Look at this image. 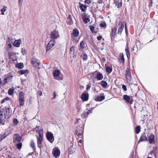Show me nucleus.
<instances>
[{
    "mask_svg": "<svg viewBox=\"0 0 158 158\" xmlns=\"http://www.w3.org/2000/svg\"><path fill=\"white\" fill-rule=\"evenodd\" d=\"M11 113L12 110L10 108L8 107H6L0 110V116H2V117L3 114L5 118H6L11 116Z\"/></svg>",
    "mask_w": 158,
    "mask_h": 158,
    "instance_id": "f257e3e1",
    "label": "nucleus"
},
{
    "mask_svg": "<svg viewBox=\"0 0 158 158\" xmlns=\"http://www.w3.org/2000/svg\"><path fill=\"white\" fill-rule=\"evenodd\" d=\"M39 137H37V147L40 149H41V147L42 143V141L43 140V135L40 131L39 132Z\"/></svg>",
    "mask_w": 158,
    "mask_h": 158,
    "instance_id": "f03ea898",
    "label": "nucleus"
},
{
    "mask_svg": "<svg viewBox=\"0 0 158 158\" xmlns=\"http://www.w3.org/2000/svg\"><path fill=\"white\" fill-rule=\"evenodd\" d=\"M46 137L47 140L52 143L54 141L53 134L51 132L48 131L46 134Z\"/></svg>",
    "mask_w": 158,
    "mask_h": 158,
    "instance_id": "7ed1b4c3",
    "label": "nucleus"
},
{
    "mask_svg": "<svg viewBox=\"0 0 158 158\" xmlns=\"http://www.w3.org/2000/svg\"><path fill=\"white\" fill-rule=\"evenodd\" d=\"M22 139V137L19 134H15L14 135L13 142L14 143H17L20 142Z\"/></svg>",
    "mask_w": 158,
    "mask_h": 158,
    "instance_id": "20e7f679",
    "label": "nucleus"
},
{
    "mask_svg": "<svg viewBox=\"0 0 158 158\" xmlns=\"http://www.w3.org/2000/svg\"><path fill=\"white\" fill-rule=\"evenodd\" d=\"M59 37V35L58 31L54 30L51 32L50 37L52 39V40L57 39Z\"/></svg>",
    "mask_w": 158,
    "mask_h": 158,
    "instance_id": "39448f33",
    "label": "nucleus"
},
{
    "mask_svg": "<svg viewBox=\"0 0 158 158\" xmlns=\"http://www.w3.org/2000/svg\"><path fill=\"white\" fill-rule=\"evenodd\" d=\"M55 44L54 40H52L48 44L46 47L47 51L50 50L54 46Z\"/></svg>",
    "mask_w": 158,
    "mask_h": 158,
    "instance_id": "423d86ee",
    "label": "nucleus"
},
{
    "mask_svg": "<svg viewBox=\"0 0 158 158\" xmlns=\"http://www.w3.org/2000/svg\"><path fill=\"white\" fill-rule=\"evenodd\" d=\"M105 98L103 94H101L97 96H96L95 98V100L96 101H102Z\"/></svg>",
    "mask_w": 158,
    "mask_h": 158,
    "instance_id": "0eeeda50",
    "label": "nucleus"
},
{
    "mask_svg": "<svg viewBox=\"0 0 158 158\" xmlns=\"http://www.w3.org/2000/svg\"><path fill=\"white\" fill-rule=\"evenodd\" d=\"M81 98L83 101H87L88 99V94L87 92L85 90L82 94Z\"/></svg>",
    "mask_w": 158,
    "mask_h": 158,
    "instance_id": "6e6552de",
    "label": "nucleus"
},
{
    "mask_svg": "<svg viewBox=\"0 0 158 158\" xmlns=\"http://www.w3.org/2000/svg\"><path fill=\"white\" fill-rule=\"evenodd\" d=\"M118 26L119 28L118 33V34L121 35L124 28V22L122 21L120 22Z\"/></svg>",
    "mask_w": 158,
    "mask_h": 158,
    "instance_id": "1a4fd4ad",
    "label": "nucleus"
},
{
    "mask_svg": "<svg viewBox=\"0 0 158 158\" xmlns=\"http://www.w3.org/2000/svg\"><path fill=\"white\" fill-rule=\"evenodd\" d=\"M80 128V127H78L77 129H76V134L78 136L82 135L83 131V128H81L80 129H79V128Z\"/></svg>",
    "mask_w": 158,
    "mask_h": 158,
    "instance_id": "9d476101",
    "label": "nucleus"
},
{
    "mask_svg": "<svg viewBox=\"0 0 158 158\" xmlns=\"http://www.w3.org/2000/svg\"><path fill=\"white\" fill-rule=\"evenodd\" d=\"M31 63L34 66L38 67L39 65L40 61L38 59L34 58L32 60Z\"/></svg>",
    "mask_w": 158,
    "mask_h": 158,
    "instance_id": "9b49d317",
    "label": "nucleus"
},
{
    "mask_svg": "<svg viewBox=\"0 0 158 158\" xmlns=\"http://www.w3.org/2000/svg\"><path fill=\"white\" fill-rule=\"evenodd\" d=\"M147 140V138L145 132H144L140 136L139 140L138 142V143L142 141H146Z\"/></svg>",
    "mask_w": 158,
    "mask_h": 158,
    "instance_id": "f8f14e48",
    "label": "nucleus"
},
{
    "mask_svg": "<svg viewBox=\"0 0 158 158\" xmlns=\"http://www.w3.org/2000/svg\"><path fill=\"white\" fill-rule=\"evenodd\" d=\"M123 99L127 102L129 103L130 104H132L133 101L131 100V98L129 96L127 95H124L123 96Z\"/></svg>",
    "mask_w": 158,
    "mask_h": 158,
    "instance_id": "ddd939ff",
    "label": "nucleus"
},
{
    "mask_svg": "<svg viewBox=\"0 0 158 158\" xmlns=\"http://www.w3.org/2000/svg\"><path fill=\"white\" fill-rule=\"evenodd\" d=\"M66 23L69 25H72L73 24V21L72 19V17L70 15H69L67 17Z\"/></svg>",
    "mask_w": 158,
    "mask_h": 158,
    "instance_id": "4468645a",
    "label": "nucleus"
},
{
    "mask_svg": "<svg viewBox=\"0 0 158 158\" xmlns=\"http://www.w3.org/2000/svg\"><path fill=\"white\" fill-rule=\"evenodd\" d=\"M125 76L127 80H130L131 79V73L129 69H127L126 70Z\"/></svg>",
    "mask_w": 158,
    "mask_h": 158,
    "instance_id": "2eb2a0df",
    "label": "nucleus"
},
{
    "mask_svg": "<svg viewBox=\"0 0 158 158\" xmlns=\"http://www.w3.org/2000/svg\"><path fill=\"white\" fill-rule=\"evenodd\" d=\"M12 76L10 75V74H8L5 76V77L4 78V81L5 82V83H7V82L11 79L12 77Z\"/></svg>",
    "mask_w": 158,
    "mask_h": 158,
    "instance_id": "dca6fc26",
    "label": "nucleus"
},
{
    "mask_svg": "<svg viewBox=\"0 0 158 158\" xmlns=\"http://www.w3.org/2000/svg\"><path fill=\"white\" fill-rule=\"evenodd\" d=\"M125 50L127 58L128 59H129L130 58V51L129 50V48L128 47L127 43V45L125 48Z\"/></svg>",
    "mask_w": 158,
    "mask_h": 158,
    "instance_id": "f3484780",
    "label": "nucleus"
},
{
    "mask_svg": "<svg viewBox=\"0 0 158 158\" xmlns=\"http://www.w3.org/2000/svg\"><path fill=\"white\" fill-rule=\"evenodd\" d=\"M154 135H151L149 138V143H155V141L154 140Z\"/></svg>",
    "mask_w": 158,
    "mask_h": 158,
    "instance_id": "a211bd4d",
    "label": "nucleus"
},
{
    "mask_svg": "<svg viewBox=\"0 0 158 158\" xmlns=\"http://www.w3.org/2000/svg\"><path fill=\"white\" fill-rule=\"evenodd\" d=\"M69 150L70 154L73 153L76 150L75 148L74 147L73 145H72L69 148Z\"/></svg>",
    "mask_w": 158,
    "mask_h": 158,
    "instance_id": "6ab92c4d",
    "label": "nucleus"
},
{
    "mask_svg": "<svg viewBox=\"0 0 158 158\" xmlns=\"http://www.w3.org/2000/svg\"><path fill=\"white\" fill-rule=\"evenodd\" d=\"M60 71L58 70H55L53 73V75L55 78V77H57L60 74Z\"/></svg>",
    "mask_w": 158,
    "mask_h": 158,
    "instance_id": "aec40b11",
    "label": "nucleus"
},
{
    "mask_svg": "<svg viewBox=\"0 0 158 158\" xmlns=\"http://www.w3.org/2000/svg\"><path fill=\"white\" fill-rule=\"evenodd\" d=\"M80 8L82 11L85 12L86 10L87 6L83 5L82 4L79 3Z\"/></svg>",
    "mask_w": 158,
    "mask_h": 158,
    "instance_id": "412c9836",
    "label": "nucleus"
},
{
    "mask_svg": "<svg viewBox=\"0 0 158 158\" xmlns=\"http://www.w3.org/2000/svg\"><path fill=\"white\" fill-rule=\"evenodd\" d=\"M72 33L75 37L78 36L79 34L78 30L77 28H75L73 31Z\"/></svg>",
    "mask_w": 158,
    "mask_h": 158,
    "instance_id": "4be33fe9",
    "label": "nucleus"
},
{
    "mask_svg": "<svg viewBox=\"0 0 158 158\" xmlns=\"http://www.w3.org/2000/svg\"><path fill=\"white\" fill-rule=\"evenodd\" d=\"M119 57L120 58L119 59V60H121L120 61L121 62H122L123 64L124 63V58L123 55V54L122 53H120L119 55Z\"/></svg>",
    "mask_w": 158,
    "mask_h": 158,
    "instance_id": "5701e85b",
    "label": "nucleus"
},
{
    "mask_svg": "<svg viewBox=\"0 0 158 158\" xmlns=\"http://www.w3.org/2000/svg\"><path fill=\"white\" fill-rule=\"evenodd\" d=\"M30 146L34 151L35 150V143L33 140H31L30 143Z\"/></svg>",
    "mask_w": 158,
    "mask_h": 158,
    "instance_id": "b1692460",
    "label": "nucleus"
},
{
    "mask_svg": "<svg viewBox=\"0 0 158 158\" xmlns=\"http://www.w3.org/2000/svg\"><path fill=\"white\" fill-rule=\"evenodd\" d=\"M84 61L86 60L88 58V56L86 53L82 52L80 56Z\"/></svg>",
    "mask_w": 158,
    "mask_h": 158,
    "instance_id": "393cba45",
    "label": "nucleus"
},
{
    "mask_svg": "<svg viewBox=\"0 0 158 158\" xmlns=\"http://www.w3.org/2000/svg\"><path fill=\"white\" fill-rule=\"evenodd\" d=\"M103 77L102 74L99 72H98V73L96 76V78L98 80H101L103 78Z\"/></svg>",
    "mask_w": 158,
    "mask_h": 158,
    "instance_id": "a878e982",
    "label": "nucleus"
},
{
    "mask_svg": "<svg viewBox=\"0 0 158 158\" xmlns=\"http://www.w3.org/2000/svg\"><path fill=\"white\" fill-rule=\"evenodd\" d=\"M21 41V40H16L14 44V45L17 47H19L20 44V42Z\"/></svg>",
    "mask_w": 158,
    "mask_h": 158,
    "instance_id": "bb28decb",
    "label": "nucleus"
},
{
    "mask_svg": "<svg viewBox=\"0 0 158 158\" xmlns=\"http://www.w3.org/2000/svg\"><path fill=\"white\" fill-rule=\"evenodd\" d=\"M19 100L22 99H24V94L22 91L20 92L19 94Z\"/></svg>",
    "mask_w": 158,
    "mask_h": 158,
    "instance_id": "cd10ccee",
    "label": "nucleus"
},
{
    "mask_svg": "<svg viewBox=\"0 0 158 158\" xmlns=\"http://www.w3.org/2000/svg\"><path fill=\"white\" fill-rule=\"evenodd\" d=\"M117 28L116 27H114L111 29V35L112 36L114 37L116 35V31Z\"/></svg>",
    "mask_w": 158,
    "mask_h": 158,
    "instance_id": "c85d7f7f",
    "label": "nucleus"
},
{
    "mask_svg": "<svg viewBox=\"0 0 158 158\" xmlns=\"http://www.w3.org/2000/svg\"><path fill=\"white\" fill-rule=\"evenodd\" d=\"M60 154V151L59 150H56L54 152V156L56 157L59 156Z\"/></svg>",
    "mask_w": 158,
    "mask_h": 158,
    "instance_id": "c756f323",
    "label": "nucleus"
},
{
    "mask_svg": "<svg viewBox=\"0 0 158 158\" xmlns=\"http://www.w3.org/2000/svg\"><path fill=\"white\" fill-rule=\"evenodd\" d=\"M23 64L22 63H18L16 65V67L19 69H23Z\"/></svg>",
    "mask_w": 158,
    "mask_h": 158,
    "instance_id": "7c9ffc66",
    "label": "nucleus"
},
{
    "mask_svg": "<svg viewBox=\"0 0 158 158\" xmlns=\"http://www.w3.org/2000/svg\"><path fill=\"white\" fill-rule=\"evenodd\" d=\"M89 112L87 111H84L83 114H81V117L82 118H85L87 116Z\"/></svg>",
    "mask_w": 158,
    "mask_h": 158,
    "instance_id": "2f4dec72",
    "label": "nucleus"
},
{
    "mask_svg": "<svg viewBox=\"0 0 158 158\" xmlns=\"http://www.w3.org/2000/svg\"><path fill=\"white\" fill-rule=\"evenodd\" d=\"M101 85L103 87H105L107 85V83L104 81H102L101 82Z\"/></svg>",
    "mask_w": 158,
    "mask_h": 158,
    "instance_id": "473e14b6",
    "label": "nucleus"
},
{
    "mask_svg": "<svg viewBox=\"0 0 158 158\" xmlns=\"http://www.w3.org/2000/svg\"><path fill=\"white\" fill-rule=\"evenodd\" d=\"M82 19H83L84 23H87L90 21V19L89 18L83 17H82Z\"/></svg>",
    "mask_w": 158,
    "mask_h": 158,
    "instance_id": "72a5a7b5",
    "label": "nucleus"
},
{
    "mask_svg": "<svg viewBox=\"0 0 158 158\" xmlns=\"http://www.w3.org/2000/svg\"><path fill=\"white\" fill-rule=\"evenodd\" d=\"M22 146V143L21 142H19L18 143H17L16 144V147L19 149H20L21 148Z\"/></svg>",
    "mask_w": 158,
    "mask_h": 158,
    "instance_id": "f704fd0d",
    "label": "nucleus"
},
{
    "mask_svg": "<svg viewBox=\"0 0 158 158\" xmlns=\"http://www.w3.org/2000/svg\"><path fill=\"white\" fill-rule=\"evenodd\" d=\"M135 131L136 134H138L139 133L140 130V126H137L135 128Z\"/></svg>",
    "mask_w": 158,
    "mask_h": 158,
    "instance_id": "c9c22d12",
    "label": "nucleus"
},
{
    "mask_svg": "<svg viewBox=\"0 0 158 158\" xmlns=\"http://www.w3.org/2000/svg\"><path fill=\"white\" fill-rule=\"evenodd\" d=\"M27 72V70H22L19 71V73L21 74H23L26 73Z\"/></svg>",
    "mask_w": 158,
    "mask_h": 158,
    "instance_id": "e433bc0d",
    "label": "nucleus"
},
{
    "mask_svg": "<svg viewBox=\"0 0 158 158\" xmlns=\"http://www.w3.org/2000/svg\"><path fill=\"white\" fill-rule=\"evenodd\" d=\"M19 105L20 106H23L24 104L25 100L24 99L20 100H19Z\"/></svg>",
    "mask_w": 158,
    "mask_h": 158,
    "instance_id": "4c0bfd02",
    "label": "nucleus"
},
{
    "mask_svg": "<svg viewBox=\"0 0 158 158\" xmlns=\"http://www.w3.org/2000/svg\"><path fill=\"white\" fill-rule=\"evenodd\" d=\"M14 91V89H9L8 90V94L9 95H11L13 94Z\"/></svg>",
    "mask_w": 158,
    "mask_h": 158,
    "instance_id": "58836bf2",
    "label": "nucleus"
},
{
    "mask_svg": "<svg viewBox=\"0 0 158 158\" xmlns=\"http://www.w3.org/2000/svg\"><path fill=\"white\" fill-rule=\"evenodd\" d=\"M106 71L107 72L110 73L112 71V69L110 67H106Z\"/></svg>",
    "mask_w": 158,
    "mask_h": 158,
    "instance_id": "ea45409f",
    "label": "nucleus"
},
{
    "mask_svg": "<svg viewBox=\"0 0 158 158\" xmlns=\"http://www.w3.org/2000/svg\"><path fill=\"white\" fill-rule=\"evenodd\" d=\"M89 29L91 31V32L92 33H96V32L94 31V29L95 27L93 26L90 25L89 26Z\"/></svg>",
    "mask_w": 158,
    "mask_h": 158,
    "instance_id": "a19ab883",
    "label": "nucleus"
},
{
    "mask_svg": "<svg viewBox=\"0 0 158 158\" xmlns=\"http://www.w3.org/2000/svg\"><path fill=\"white\" fill-rule=\"evenodd\" d=\"M9 99V98L8 97H7L6 98H3L1 102V104L4 103L5 102L8 100Z\"/></svg>",
    "mask_w": 158,
    "mask_h": 158,
    "instance_id": "79ce46f5",
    "label": "nucleus"
},
{
    "mask_svg": "<svg viewBox=\"0 0 158 158\" xmlns=\"http://www.w3.org/2000/svg\"><path fill=\"white\" fill-rule=\"evenodd\" d=\"M40 128V126H37L35 127V129L38 133L40 131V132L41 133V132H42V131H41V129Z\"/></svg>",
    "mask_w": 158,
    "mask_h": 158,
    "instance_id": "37998d69",
    "label": "nucleus"
},
{
    "mask_svg": "<svg viewBox=\"0 0 158 158\" xmlns=\"http://www.w3.org/2000/svg\"><path fill=\"white\" fill-rule=\"evenodd\" d=\"M100 26L101 27H106V24L105 22L102 23L100 24Z\"/></svg>",
    "mask_w": 158,
    "mask_h": 158,
    "instance_id": "c03bdc74",
    "label": "nucleus"
},
{
    "mask_svg": "<svg viewBox=\"0 0 158 158\" xmlns=\"http://www.w3.org/2000/svg\"><path fill=\"white\" fill-rule=\"evenodd\" d=\"M6 7L4 6V8H2L1 9V11L2 15H4V12L6 11Z\"/></svg>",
    "mask_w": 158,
    "mask_h": 158,
    "instance_id": "a18cd8bd",
    "label": "nucleus"
},
{
    "mask_svg": "<svg viewBox=\"0 0 158 158\" xmlns=\"http://www.w3.org/2000/svg\"><path fill=\"white\" fill-rule=\"evenodd\" d=\"M80 47L82 48H83L85 47V43L83 41H81L80 43Z\"/></svg>",
    "mask_w": 158,
    "mask_h": 158,
    "instance_id": "49530a36",
    "label": "nucleus"
},
{
    "mask_svg": "<svg viewBox=\"0 0 158 158\" xmlns=\"http://www.w3.org/2000/svg\"><path fill=\"white\" fill-rule=\"evenodd\" d=\"M13 124L14 125H16L19 123V121H18V120L17 119H14L13 120Z\"/></svg>",
    "mask_w": 158,
    "mask_h": 158,
    "instance_id": "de8ad7c7",
    "label": "nucleus"
},
{
    "mask_svg": "<svg viewBox=\"0 0 158 158\" xmlns=\"http://www.w3.org/2000/svg\"><path fill=\"white\" fill-rule=\"evenodd\" d=\"M23 0H19L18 5L21 8L23 3Z\"/></svg>",
    "mask_w": 158,
    "mask_h": 158,
    "instance_id": "09e8293b",
    "label": "nucleus"
},
{
    "mask_svg": "<svg viewBox=\"0 0 158 158\" xmlns=\"http://www.w3.org/2000/svg\"><path fill=\"white\" fill-rule=\"evenodd\" d=\"M122 88L124 91H126L127 90V87L125 85H123L122 86Z\"/></svg>",
    "mask_w": 158,
    "mask_h": 158,
    "instance_id": "8fccbe9b",
    "label": "nucleus"
},
{
    "mask_svg": "<svg viewBox=\"0 0 158 158\" xmlns=\"http://www.w3.org/2000/svg\"><path fill=\"white\" fill-rule=\"evenodd\" d=\"M91 85L90 84H89L87 85L86 90L88 91L90 89Z\"/></svg>",
    "mask_w": 158,
    "mask_h": 158,
    "instance_id": "3c124183",
    "label": "nucleus"
},
{
    "mask_svg": "<svg viewBox=\"0 0 158 158\" xmlns=\"http://www.w3.org/2000/svg\"><path fill=\"white\" fill-rule=\"evenodd\" d=\"M75 48V47L74 46H72L70 48V50L71 52L73 51L74 52H75L74 48Z\"/></svg>",
    "mask_w": 158,
    "mask_h": 158,
    "instance_id": "603ef678",
    "label": "nucleus"
},
{
    "mask_svg": "<svg viewBox=\"0 0 158 158\" xmlns=\"http://www.w3.org/2000/svg\"><path fill=\"white\" fill-rule=\"evenodd\" d=\"M56 79L60 81L63 80V78L62 77H55Z\"/></svg>",
    "mask_w": 158,
    "mask_h": 158,
    "instance_id": "864d4df0",
    "label": "nucleus"
},
{
    "mask_svg": "<svg viewBox=\"0 0 158 158\" xmlns=\"http://www.w3.org/2000/svg\"><path fill=\"white\" fill-rule=\"evenodd\" d=\"M91 2L90 0H85V2L86 4H89Z\"/></svg>",
    "mask_w": 158,
    "mask_h": 158,
    "instance_id": "5fc2aeb1",
    "label": "nucleus"
},
{
    "mask_svg": "<svg viewBox=\"0 0 158 158\" xmlns=\"http://www.w3.org/2000/svg\"><path fill=\"white\" fill-rule=\"evenodd\" d=\"M102 38V36L101 35H99L97 37V39L98 40H100Z\"/></svg>",
    "mask_w": 158,
    "mask_h": 158,
    "instance_id": "6e6d98bb",
    "label": "nucleus"
},
{
    "mask_svg": "<svg viewBox=\"0 0 158 158\" xmlns=\"http://www.w3.org/2000/svg\"><path fill=\"white\" fill-rule=\"evenodd\" d=\"M122 4L121 2H120L118 3V5H117L118 8H119L122 6Z\"/></svg>",
    "mask_w": 158,
    "mask_h": 158,
    "instance_id": "4d7b16f0",
    "label": "nucleus"
},
{
    "mask_svg": "<svg viewBox=\"0 0 158 158\" xmlns=\"http://www.w3.org/2000/svg\"><path fill=\"white\" fill-rule=\"evenodd\" d=\"M6 135H2V137H1V140H2V139H4L6 137Z\"/></svg>",
    "mask_w": 158,
    "mask_h": 158,
    "instance_id": "13d9d810",
    "label": "nucleus"
},
{
    "mask_svg": "<svg viewBox=\"0 0 158 158\" xmlns=\"http://www.w3.org/2000/svg\"><path fill=\"white\" fill-rule=\"evenodd\" d=\"M21 52H22L23 54V55L24 54V53H25V51L23 49H22Z\"/></svg>",
    "mask_w": 158,
    "mask_h": 158,
    "instance_id": "bf43d9fd",
    "label": "nucleus"
},
{
    "mask_svg": "<svg viewBox=\"0 0 158 158\" xmlns=\"http://www.w3.org/2000/svg\"><path fill=\"white\" fill-rule=\"evenodd\" d=\"M53 94H54V96L53 98H52V99H54L55 98V97H56V92H54Z\"/></svg>",
    "mask_w": 158,
    "mask_h": 158,
    "instance_id": "052dcab7",
    "label": "nucleus"
},
{
    "mask_svg": "<svg viewBox=\"0 0 158 158\" xmlns=\"http://www.w3.org/2000/svg\"><path fill=\"white\" fill-rule=\"evenodd\" d=\"M8 45L9 46L10 48H12V46L11 44L10 43V44H8Z\"/></svg>",
    "mask_w": 158,
    "mask_h": 158,
    "instance_id": "680f3d73",
    "label": "nucleus"
},
{
    "mask_svg": "<svg viewBox=\"0 0 158 158\" xmlns=\"http://www.w3.org/2000/svg\"><path fill=\"white\" fill-rule=\"evenodd\" d=\"M8 55L9 56H11L12 55V53L11 52H9L8 53Z\"/></svg>",
    "mask_w": 158,
    "mask_h": 158,
    "instance_id": "e2e57ef3",
    "label": "nucleus"
},
{
    "mask_svg": "<svg viewBox=\"0 0 158 158\" xmlns=\"http://www.w3.org/2000/svg\"><path fill=\"white\" fill-rule=\"evenodd\" d=\"M92 109H89V110H88V111L89 113L90 112V113H91V111H92Z\"/></svg>",
    "mask_w": 158,
    "mask_h": 158,
    "instance_id": "0e129e2a",
    "label": "nucleus"
},
{
    "mask_svg": "<svg viewBox=\"0 0 158 158\" xmlns=\"http://www.w3.org/2000/svg\"><path fill=\"white\" fill-rule=\"evenodd\" d=\"M2 82L1 81V78H0V85H2Z\"/></svg>",
    "mask_w": 158,
    "mask_h": 158,
    "instance_id": "69168bd1",
    "label": "nucleus"
},
{
    "mask_svg": "<svg viewBox=\"0 0 158 158\" xmlns=\"http://www.w3.org/2000/svg\"><path fill=\"white\" fill-rule=\"evenodd\" d=\"M2 116H0V122L2 121Z\"/></svg>",
    "mask_w": 158,
    "mask_h": 158,
    "instance_id": "338daca9",
    "label": "nucleus"
},
{
    "mask_svg": "<svg viewBox=\"0 0 158 158\" xmlns=\"http://www.w3.org/2000/svg\"><path fill=\"white\" fill-rule=\"evenodd\" d=\"M42 95V93L41 92H40L39 94V95L40 96H41Z\"/></svg>",
    "mask_w": 158,
    "mask_h": 158,
    "instance_id": "774afa93",
    "label": "nucleus"
}]
</instances>
